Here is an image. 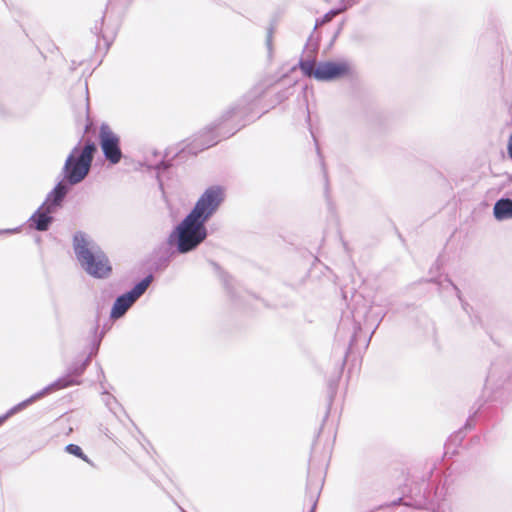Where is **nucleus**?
<instances>
[{"label": "nucleus", "instance_id": "nucleus-1", "mask_svg": "<svg viewBox=\"0 0 512 512\" xmlns=\"http://www.w3.org/2000/svg\"><path fill=\"white\" fill-rule=\"evenodd\" d=\"M73 251L81 268L94 278H107L112 266L101 248L84 232H76L73 236Z\"/></svg>", "mask_w": 512, "mask_h": 512}, {"label": "nucleus", "instance_id": "nucleus-2", "mask_svg": "<svg viewBox=\"0 0 512 512\" xmlns=\"http://www.w3.org/2000/svg\"><path fill=\"white\" fill-rule=\"evenodd\" d=\"M207 235L205 224L187 215L171 233L170 241L184 254L196 249Z\"/></svg>", "mask_w": 512, "mask_h": 512}, {"label": "nucleus", "instance_id": "nucleus-3", "mask_svg": "<svg viewBox=\"0 0 512 512\" xmlns=\"http://www.w3.org/2000/svg\"><path fill=\"white\" fill-rule=\"evenodd\" d=\"M94 152V144H87L83 148L75 147L71 151L63 167V176L68 183H80L87 176Z\"/></svg>", "mask_w": 512, "mask_h": 512}, {"label": "nucleus", "instance_id": "nucleus-4", "mask_svg": "<svg viewBox=\"0 0 512 512\" xmlns=\"http://www.w3.org/2000/svg\"><path fill=\"white\" fill-rule=\"evenodd\" d=\"M302 72L318 81H334L351 73V65L347 61H326L315 64L304 61L300 64Z\"/></svg>", "mask_w": 512, "mask_h": 512}, {"label": "nucleus", "instance_id": "nucleus-5", "mask_svg": "<svg viewBox=\"0 0 512 512\" xmlns=\"http://www.w3.org/2000/svg\"><path fill=\"white\" fill-rule=\"evenodd\" d=\"M224 199L225 190L223 187L210 186L200 195L188 215L205 224L217 212Z\"/></svg>", "mask_w": 512, "mask_h": 512}, {"label": "nucleus", "instance_id": "nucleus-6", "mask_svg": "<svg viewBox=\"0 0 512 512\" xmlns=\"http://www.w3.org/2000/svg\"><path fill=\"white\" fill-rule=\"evenodd\" d=\"M67 191V186L64 183H58L53 191L49 193L43 205L31 216V225L39 231L47 230L52 221L50 215L54 212L55 207L60 204Z\"/></svg>", "mask_w": 512, "mask_h": 512}, {"label": "nucleus", "instance_id": "nucleus-7", "mask_svg": "<svg viewBox=\"0 0 512 512\" xmlns=\"http://www.w3.org/2000/svg\"><path fill=\"white\" fill-rule=\"evenodd\" d=\"M99 141L105 158L111 164L119 163L122 158L120 138L106 123H103L100 126Z\"/></svg>", "mask_w": 512, "mask_h": 512}, {"label": "nucleus", "instance_id": "nucleus-8", "mask_svg": "<svg viewBox=\"0 0 512 512\" xmlns=\"http://www.w3.org/2000/svg\"><path fill=\"white\" fill-rule=\"evenodd\" d=\"M152 281V276H147L140 281L129 292L119 296L111 309L110 316L114 319L122 317L126 311L133 305V303L147 290Z\"/></svg>", "mask_w": 512, "mask_h": 512}, {"label": "nucleus", "instance_id": "nucleus-9", "mask_svg": "<svg viewBox=\"0 0 512 512\" xmlns=\"http://www.w3.org/2000/svg\"><path fill=\"white\" fill-rule=\"evenodd\" d=\"M68 385H69V383H66V382H63V381L59 380V381H57V382H55V383L45 387L40 392L32 395L30 398H28V399L20 402L19 404L15 405L14 407H12L5 415L0 416V425L5 420H7L9 417H11L12 415L16 414L17 412L25 409L28 405L32 404L36 400H38V399L42 398L43 396L47 395L51 391L67 387Z\"/></svg>", "mask_w": 512, "mask_h": 512}, {"label": "nucleus", "instance_id": "nucleus-10", "mask_svg": "<svg viewBox=\"0 0 512 512\" xmlns=\"http://www.w3.org/2000/svg\"><path fill=\"white\" fill-rule=\"evenodd\" d=\"M493 214L498 221L512 219V200H498L494 205Z\"/></svg>", "mask_w": 512, "mask_h": 512}, {"label": "nucleus", "instance_id": "nucleus-11", "mask_svg": "<svg viewBox=\"0 0 512 512\" xmlns=\"http://www.w3.org/2000/svg\"><path fill=\"white\" fill-rule=\"evenodd\" d=\"M65 450L72 455H75L85 461H87V457L83 454L82 449L75 444H69L66 446Z\"/></svg>", "mask_w": 512, "mask_h": 512}, {"label": "nucleus", "instance_id": "nucleus-12", "mask_svg": "<svg viewBox=\"0 0 512 512\" xmlns=\"http://www.w3.org/2000/svg\"><path fill=\"white\" fill-rule=\"evenodd\" d=\"M507 153L509 157L512 159V134L509 136L507 140Z\"/></svg>", "mask_w": 512, "mask_h": 512}]
</instances>
